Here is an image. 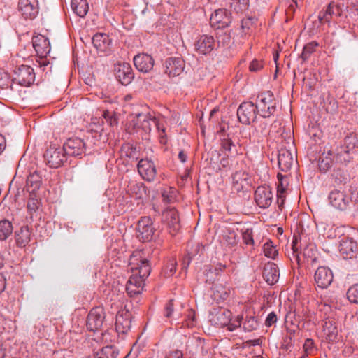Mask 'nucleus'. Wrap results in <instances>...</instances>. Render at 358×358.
Returning <instances> with one entry per match:
<instances>
[{"label": "nucleus", "instance_id": "16", "mask_svg": "<svg viewBox=\"0 0 358 358\" xmlns=\"http://www.w3.org/2000/svg\"><path fill=\"white\" fill-rule=\"evenodd\" d=\"M231 22V13L226 9L215 10L210 18V26L215 29H223Z\"/></svg>", "mask_w": 358, "mask_h": 358}, {"label": "nucleus", "instance_id": "4", "mask_svg": "<svg viewBox=\"0 0 358 358\" xmlns=\"http://www.w3.org/2000/svg\"><path fill=\"white\" fill-rule=\"evenodd\" d=\"M317 235L316 225L313 222H302L294 234L291 246H296L299 243L303 246L315 245L314 238Z\"/></svg>", "mask_w": 358, "mask_h": 358}, {"label": "nucleus", "instance_id": "40", "mask_svg": "<svg viewBox=\"0 0 358 358\" xmlns=\"http://www.w3.org/2000/svg\"><path fill=\"white\" fill-rule=\"evenodd\" d=\"M122 157H125L131 159L137 160L138 158V151L136 146L131 143H124L120 148Z\"/></svg>", "mask_w": 358, "mask_h": 358}, {"label": "nucleus", "instance_id": "22", "mask_svg": "<svg viewBox=\"0 0 358 358\" xmlns=\"http://www.w3.org/2000/svg\"><path fill=\"white\" fill-rule=\"evenodd\" d=\"M18 10L25 19H34L38 13L37 0H19Z\"/></svg>", "mask_w": 358, "mask_h": 358}, {"label": "nucleus", "instance_id": "35", "mask_svg": "<svg viewBox=\"0 0 358 358\" xmlns=\"http://www.w3.org/2000/svg\"><path fill=\"white\" fill-rule=\"evenodd\" d=\"M41 182L42 178L38 171L31 173L27 178V190L30 193H34L40 188Z\"/></svg>", "mask_w": 358, "mask_h": 358}, {"label": "nucleus", "instance_id": "42", "mask_svg": "<svg viewBox=\"0 0 358 358\" xmlns=\"http://www.w3.org/2000/svg\"><path fill=\"white\" fill-rule=\"evenodd\" d=\"M13 232L12 223L8 220H0V240H6Z\"/></svg>", "mask_w": 358, "mask_h": 358}, {"label": "nucleus", "instance_id": "31", "mask_svg": "<svg viewBox=\"0 0 358 358\" xmlns=\"http://www.w3.org/2000/svg\"><path fill=\"white\" fill-rule=\"evenodd\" d=\"M241 315L243 316V329L244 331L251 332L258 329L259 322L254 312L245 311Z\"/></svg>", "mask_w": 358, "mask_h": 358}, {"label": "nucleus", "instance_id": "56", "mask_svg": "<svg viewBox=\"0 0 358 358\" xmlns=\"http://www.w3.org/2000/svg\"><path fill=\"white\" fill-rule=\"evenodd\" d=\"M191 249L192 250V251H189L188 250L186 251V253L182 260V267L185 268L188 267L192 261V256L196 254L199 251L197 248H191Z\"/></svg>", "mask_w": 358, "mask_h": 358}, {"label": "nucleus", "instance_id": "21", "mask_svg": "<svg viewBox=\"0 0 358 358\" xmlns=\"http://www.w3.org/2000/svg\"><path fill=\"white\" fill-rule=\"evenodd\" d=\"M165 73L170 77L179 76L184 70L185 61L182 57H169L164 62Z\"/></svg>", "mask_w": 358, "mask_h": 358}, {"label": "nucleus", "instance_id": "34", "mask_svg": "<svg viewBox=\"0 0 358 358\" xmlns=\"http://www.w3.org/2000/svg\"><path fill=\"white\" fill-rule=\"evenodd\" d=\"M323 332L326 339L329 341H334L338 335V329L336 322L333 319H327L323 324Z\"/></svg>", "mask_w": 358, "mask_h": 358}, {"label": "nucleus", "instance_id": "26", "mask_svg": "<svg viewBox=\"0 0 358 358\" xmlns=\"http://www.w3.org/2000/svg\"><path fill=\"white\" fill-rule=\"evenodd\" d=\"M94 48L100 52L107 55L111 49V39L103 33H97L92 38Z\"/></svg>", "mask_w": 358, "mask_h": 358}, {"label": "nucleus", "instance_id": "20", "mask_svg": "<svg viewBox=\"0 0 358 358\" xmlns=\"http://www.w3.org/2000/svg\"><path fill=\"white\" fill-rule=\"evenodd\" d=\"M232 186L237 192L247 191L251 186L249 174L243 170L236 171L232 175Z\"/></svg>", "mask_w": 358, "mask_h": 358}, {"label": "nucleus", "instance_id": "12", "mask_svg": "<svg viewBox=\"0 0 358 358\" xmlns=\"http://www.w3.org/2000/svg\"><path fill=\"white\" fill-rule=\"evenodd\" d=\"M254 199L259 208H268L273 200V193L271 187L268 185L259 186L255 192Z\"/></svg>", "mask_w": 358, "mask_h": 358}, {"label": "nucleus", "instance_id": "41", "mask_svg": "<svg viewBox=\"0 0 358 358\" xmlns=\"http://www.w3.org/2000/svg\"><path fill=\"white\" fill-rule=\"evenodd\" d=\"M216 34L217 42L218 46L227 47L231 43L232 38L230 32L223 31L222 29Z\"/></svg>", "mask_w": 358, "mask_h": 358}, {"label": "nucleus", "instance_id": "11", "mask_svg": "<svg viewBox=\"0 0 358 358\" xmlns=\"http://www.w3.org/2000/svg\"><path fill=\"white\" fill-rule=\"evenodd\" d=\"M44 157L47 164L50 168H58L61 166L66 160V155L65 154L63 148H55L50 146L45 153Z\"/></svg>", "mask_w": 358, "mask_h": 358}, {"label": "nucleus", "instance_id": "28", "mask_svg": "<svg viewBox=\"0 0 358 358\" xmlns=\"http://www.w3.org/2000/svg\"><path fill=\"white\" fill-rule=\"evenodd\" d=\"M136 68L141 72H148L154 66L153 58L148 54H138L134 57Z\"/></svg>", "mask_w": 358, "mask_h": 358}, {"label": "nucleus", "instance_id": "62", "mask_svg": "<svg viewBox=\"0 0 358 358\" xmlns=\"http://www.w3.org/2000/svg\"><path fill=\"white\" fill-rule=\"evenodd\" d=\"M264 252L266 257L275 259L278 255V250L276 248H264Z\"/></svg>", "mask_w": 358, "mask_h": 358}, {"label": "nucleus", "instance_id": "51", "mask_svg": "<svg viewBox=\"0 0 358 358\" xmlns=\"http://www.w3.org/2000/svg\"><path fill=\"white\" fill-rule=\"evenodd\" d=\"M347 297L350 303L358 304V284L350 287L347 292Z\"/></svg>", "mask_w": 358, "mask_h": 358}, {"label": "nucleus", "instance_id": "13", "mask_svg": "<svg viewBox=\"0 0 358 358\" xmlns=\"http://www.w3.org/2000/svg\"><path fill=\"white\" fill-rule=\"evenodd\" d=\"M134 317L127 309H122L116 315L115 329L118 334L125 335L131 330Z\"/></svg>", "mask_w": 358, "mask_h": 358}, {"label": "nucleus", "instance_id": "23", "mask_svg": "<svg viewBox=\"0 0 358 358\" xmlns=\"http://www.w3.org/2000/svg\"><path fill=\"white\" fill-rule=\"evenodd\" d=\"M333 278L331 271L325 266H320L315 273V281L322 289L327 288L332 282Z\"/></svg>", "mask_w": 358, "mask_h": 358}, {"label": "nucleus", "instance_id": "33", "mask_svg": "<svg viewBox=\"0 0 358 358\" xmlns=\"http://www.w3.org/2000/svg\"><path fill=\"white\" fill-rule=\"evenodd\" d=\"M354 153V151L340 146L336 148L335 152H333V158L338 163L346 164L351 161Z\"/></svg>", "mask_w": 358, "mask_h": 358}, {"label": "nucleus", "instance_id": "7", "mask_svg": "<svg viewBox=\"0 0 358 358\" xmlns=\"http://www.w3.org/2000/svg\"><path fill=\"white\" fill-rule=\"evenodd\" d=\"M231 312L223 307L217 306L211 308L209 313V321L212 325L222 328L231 321Z\"/></svg>", "mask_w": 358, "mask_h": 358}, {"label": "nucleus", "instance_id": "50", "mask_svg": "<svg viewBox=\"0 0 358 358\" xmlns=\"http://www.w3.org/2000/svg\"><path fill=\"white\" fill-rule=\"evenodd\" d=\"M196 324L195 311L193 309H188L185 315V320L182 322V326L187 327H193Z\"/></svg>", "mask_w": 358, "mask_h": 358}, {"label": "nucleus", "instance_id": "14", "mask_svg": "<svg viewBox=\"0 0 358 358\" xmlns=\"http://www.w3.org/2000/svg\"><path fill=\"white\" fill-rule=\"evenodd\" d=\"M115 78L123 85H128L134 78V73L129 63H117L114 65Z\"/></svg>", "mask_w": 358, "mask_h": 358}, {"label": "nucleus", "instance_id": "48", "mask_svg": "<svg viewBox=\"0 0 358 358\" xmlns=\"http://www.w3.org/2000/svg\"><path fill=\"white\" fill-rule=\"evenodd\" d=\"M342 147L346 148L355 152V148L358 147V139L355 134H350L344 138V145Z\"/></svg>", "mask_w": 358, "mask_h": 358}, {"label": "nucleus", "instance_id": "46", "mask_svg": "<svg viewBox=\"0 0 358 358\" xmlns=\"http://www.w3.org/2000/svg\"><path fill=\"white\" fill-rule=\"evenodd\" d=\"M339 252L344 259H352L357 257L358 248H341Z\"/></svg>", "mask_w": 358, "mask_h": 358}, {"label": "nucleus", "instance_id": "5", "mask_svg": "<svg viewBox=\"0 0 358 358\" xmlns=\"http://www.w3.org/2000/svg\"><path fill=\"white\" fill-rule=\"evenodd\" d=\"M156 229L150 216L141 217L136 225V236L142 243H149L155 239Z\"/></svg>", "mask_w": 358, "mask_h": 358}, {"label": "nucleus", "instance_id": "30", "mask_svg": "<svg viewBox=\"0 0 358 358\" xmlns=\"http://www.w3.org/2000/svg\"><path fill=\"white\" fill-rule=\"evenodd\" d=\"M279 270L277 265L273 262H268L264 266L263 278L268 285H274L279 279Z\"/></svg>", "mask_w": 358, "mask_h": 358}, {"label": "nucleus", "instance_id": "3", "mask_svg": "<svg viewBox=\"0 0 358 358\" xmlns=\"http://www.w3.org/2000/svg\"><path fill=\"white\" fill-rule=\"evenodd\" d=\"M255 105L257 113L261 117H271L277 112L278 101L271 91H266L258 94Z\"/></svg>", "mask_w": 358, "mask_h": 358}, {"label": "nucleus", "instance_id": "44", "mask_svg": "<svg viewBox=\"0 0 358 358\" xmlns=\"http://www.w3.org/2000/svg\"><path fill=\"white\" fill-rule=\"evenodd\" d=\"M331 176L334 182L338 185L346 183L349 179L347 173L339 168L334 169Z\"/></svg>", "mask_w": 358, "mask_h": 358}, {"label": "nucleus", "instance_id": "60", "mask_svg": "<svg viewBox=\"0 0 358 358\" xmlns=\"http://www.w3.org/2000/svg\"><path fill=\"white\" fill-rule=\"evenodd\" d=\"M211 268L213 269L216 278L218 280L220 278V277L221 276L222 273L226 270L227 266L222 263H217L215 266H213Z\"/></svg>", "mask_w": 358, "mask_h": 358}, {"label": "nucleus", "instance_id": "39", "mask_svg": "<svg viewBox=\"0 0 358 358\" xmlns=\"http://www.w3.org/2000/svg\"><path fill=\"white\" fill-rule=\"evenodd\" d=\"M16 243L18 246H26L30 241V231L28 226H23L15 232Z\"/></svg>", "mask_w": 358, "mask_h": 358}, {"label": "nucleus", "instance_id": "64", "mask_svg": "<svg viewBox=\"0 0 358 358\" xmlns=\"http://www.w3.org/2000/svg\"><path fill=\"white\" fill-rule=\"evenodd\" d=\"M277 315L274 312L270 313L266 318L265 325L271 327L277 322Z\"/></svg>", "mask_w": 358, "mask_h": 358}, {"label": "nucleus", "instance_id": "32", "mask_svg": "<svg viewBox=\"0 0 358 358\" xmlns=\"http://www.w3.org/2000/svg\"><path fill=\"white\" fill-rule=\"evenodd\" d=\"M211 297L217 303H220L227 300L230 294L229 288L219 283H215L211 288Z\"/></svg>", "mask_w": 358, "mask_h": 358}, {"label": "nucleus", "instance_id": "8", "mask_svg": "<svg viewBox=\"0 0 358 358\" xmlns=\"http://www.w3.org/2000/svg\"><path fill=\"white\" fill-rule=\"evenodd\" d=\"M257 108L255 103L251 101H245L240 104L237 109V117L238 121L246 125L257 118Z\"/></svg>", "mask_w": 358, "mask_h": 358}, {"label": "nucleus", "instance_id": "27", "mask_svg": "<svg viewBox=\"0 0 358 358\" xmlns=\"http://www.w3.org/2000/svg\"><path fill=\"white\" fill-rule=\"evenodd\" d=\"M278 163L282 171L287 172L290 170L294 164V157L290 150L281 148L278 151Z\"/></svg>", "mask_w": 358, "mask_h": 358}, {"label": "nucleus", "instance_id": "63", "mask_svg": "<svg viewBox=\"0 0 358 358\" xmlns=\"http://www.w3.org/2000/svg\"><path fill=\"white\" fill-rule=\"evenodd\" d=\"M350 199V208L353 210H358V192L357 193L351 192V196L349 197Z\"/></svg>", "mask_w": 358, "mask_h": 358}, {"label": "nucleus", "instance_id": "49", "mask_svg": "<svg viewBox=\"0 0 358 358\" xmlns=\"http://www.w3.org/2000/svg\"><path fill=\"white\" fill-rule=\"evenodd\" d=\"M13 83L8 73L0 71V90L12 89Z\"/></svg>", "mask_w": 358, "mask_h": 358}, {"label": "nucleus", "instance_id": "57", "mask_svg": "<svg viewBox=\"0 0 358 358\" xmlns=\"http://www.w3.org/2000/svg\"><path fill=\"white\" fill-rule=\"evenodd\" d=\"M242 238L243 243L246 245H253L254 239H253V234L252 229H246L245 231L242 232Z\"/></svg>", "mask_w": 358, "mask_h": 358}, {"label": "nucleus", "instance_id": "59", "mask_svg": "<svg viewBox=\"0 0 358 358\" xmlns=\"http://www.w3.org/2000/svg\"><path fill=\"white\" fill-rule=\"evenodd\" d=\"M221 147L224 151L231 152L232 148H235V145L231 139L224 138L221 141Z\"/></svg>", "mask_w": 358, "mask_h": 358}, {"label": "nucleus", "instance_id": "43", "mask_svg": "<svg viewBox=\"0 0 358 358\" xmlns=\"http://www.w3.org/2000/svg\"><path fill=\"white\" fill-rule=\"evenodd\" d=\"M319 46V43L315 41H311L306 44L303 48V51L300 55V58L303 62L308 60L310 55L315 51L316 48Z\"/></svg>", "mask_w": 358, "mask_h": 358}, {"label": "nucleus", "instance_id": "36", "mask_svg": "<svg viewBox=\"0 0 358 358\" xmlns=\"http://www.w3.org/2000/svg\"><path fill=\"white\" fill-rule=\"evenodd\" d=\"M119 350L114 345H106L94 354V358H116Z\"/></svg>", "mask_w": 358, "mask_h": 358}, {"label": "nucleus", "instance_id": "6", "mask_svg": "<svg viewBox=\"0 0 358 358\" xmlns=\"http://www.w3.org/2000/svg\"><path fill=\"white\" fill-rule=\"evenodd\" d=\"M89 138L86 141L78 138H69L63 145V150L66 155L81 157L85 154L87 149L89 148Z\"/></svg>", "mask_w": 358, "mask_h": 358}, {"label": "nucleus", "instance_id": "53", "mask_svg": "<svg viewBox=\"0 0 358 358\" xmlns=\"http://www.w3.org/2000/svg\"><path fill=\"white\" fill-rule=\"evenodd\" d=\"M249 6V0H234L231 3V7L236 13H242L247 10Z\"/></svg>", "mask_w": 358, "mask_h": 358}, {"label": "nucleus", "instance_id": "25", "mask_svg": "<svg viewBox=\"0 0 358 358\" xmlns=\"http://www.w3.org/2000/svg\"><path fill=\"white\" fill-rule=\"evenodd\" d=\"M268 118L269 117L259 116V117H257L255 121L252 122H254L252 136L257 138V140L259 141L268 134L270 128Z\"/></svg>", "mask_w": 358, "mask_h": 358}, {"label": "nucleus", "instance_id": "1", "mask_svg": "<svg viewBox=\"0 0 358 358\" xmlns=\"http://www.w3.org/2000/svg\"><path fill=\"white\" fill-rule=\"evenodd\" d=\"M142 248L136 250L131 255L130 264H134V268L131 270L134 274L131 275L126 285V291L130 297L141 294L143 290L145 279L150 275L151 266L150 264V250Z\"/></svg>", "mask_w": 358, "mask_h": 358}, {"label": "nucleus", "instance_id": "29", "mask_svg": "<svg viewBox=\"0 0 358 358\" xmlns=\"http://www.w3.org/2000/svg\"><path fill=\"white\" fill-rule=\"evenodd\" d=\"M33 47L40 57H45L50 52V43L48 38L39 35L33 38Z\"/></svg>", "mask_w": 358, "mask_h": 358}, {"label": "nucleus", "instance_id": "15", "mask_svg": "<svg viewBox=\"0 0 358 358\" xmlns=\"http://www.w3.org/2000/svg\"><path fill=\"white\" fill-rule=\"evenodd\" d=\"M328 199L329 203L339 210L350 209V199L343 191L333 189L330 192Z\"/></svg>", "mask_w": 358, "mask_h": 358}, {"label": "nucleus", "instance_id": "45", "mask_svg": "<svg viewBox=\"0 0 358 358\" xmlns=\"http://www.w3.org/2000/svg\"><path fill=\"white\" fill-rule=\"evenodd\" d=\"M130 191L136 199H140L146 195L147 188L142 182L134 183L131 186Z\"/></svg>", "mask_w": 358, "mask_h": 358}, {"label": "nucleus", "instance_id": "18", "mask_svg": "<svg viewBox=\"0 0 358 358\" xmlns=\"http://www.w3.org/2000/svg\"><path fill=\"white\" fill-rule=\"evenodd\" d=\"M215 47V41L213 36L203 34L195 41L194 49L199 55L210 54Z\"/></svg>", "mask_w": 358, "mask_h": 358}, {"label": "nucleus", "instance_id": "61", "mask_svg": "<svg viewBox=\"0 0 358 358\" xmlns=\"http://www.w3.org/2000/svg\"><path fill=\"white\" fill-rule=\"evenodd\" d=\"M173 313V300L171 299L168 301L164 307V315L166 318H170Z\"/></svg>", "mask_w": 358, "mask_h": 358}, {"label": "nucleus", "instance_id": "54", "mask_svg": "<svg viewBox=\"0 0 358 358\" xmlns=\"http://www.w3.org/2000/svg\"><path fill=\"white\" fill-rule=\"evenodd\" d=\"M307 248H287V252L288 253V255L291 253L292 257L296 259L298 264H299L301 261V255L302 254V249L305 251ZM303 255H305V252H303Z\"/></svg>", "mask_w": 358, "mask_h": 358}, {"label": "nucleus", "instance_id": "2", "mask_svg": "<svg viewBox=\"0 0 358 358\" xmlns=\"http://www.w3.org/2000/svg\"><path fill=\"white\" fill-rule=\"evenodd\" d=\"M133 122L135 127L141 128L145 134H150L152 126L155 125L159 133L160 142L166 143V128L150 113L136 114Z\"/></svg>", "mask_w": 358, "mask_h": 358}, {"label": "nucleus", "instance_id": "17", "mask_svg": "<svg viewBox=\"0 0 358 358\" xmlns=\"http://www.w3.org/2000/svg\"><path fill=\"white\" fill-rule=\"evenodd\" d=\"M137 169L142 178L148 182L155 180L157 174L156 166L152 160L141 159L137 165Z\"/></svg>", "mask_w": 358, "mask_h": 358}, {"label": "nucleus", "instance_id": "58", "mask_svg": "<svg viewBox=\"0 0 358 358\" xmlns=\"http://www.w3.org/2000/svg\"><path fill=\"white\" fill-rule=\"evenodd\" d=\"M264 68V62L257 59H253L249 65V70L251 72H258Z\"/></svg>", "mask_w": 358, "mask_h": 358}, {"label": "nucleus", "instance_id": "24", "mask_svg": "<svg viewBox=\"0 0 358 358\" xmlns=\"http://www.w3.org/2000/svg\"><path fill=\"white\" fill-rule=\"evenodd\" d=\"M343 4L331 1L324 11L320 13L318 18L320 22H329L333 17H341L343 15Z\"/></svg>", "mask_w": 358, "mask_h": 358}, {"label": "nucleus", "instance_id": "10", "mask_svg": "<svg viewBox=\"0 0 358 358\" xmlns=\"http://www.w3.org/2000/svg\"><path fill=\"white\" fill-rule=\"evenodd\" d=\"M13 82L24 87H29L35 80L34 69L27 65H21L14 71Z\"/></svg>", "mask_w": 358, "mask_h": 358}, {"label": "nucleus", "instance_id": "19", "mask_svg": "<svg viewBox=\"0 0 358 358\" xmlns=\"http://www.w3.org/2000/svg\"><path fill=\"white\" fill-rule=\"evenodd\" d=\"M162 222L167 225L171 235H175L180 229L178 213L174 208L166 209L163 212Z\"/></svg>", "mask_w": 358, "mask_h": 358}, {"label": "nucleus", "instance_id": "37", "mask_svg": "<svg viewBox=\"0 0 358 358\" xmlns=\"http://www.w3.org/2000/svg\"><path fill=\"white\" fill-rule=\"evenodd\" d=\"M334 156L331 150L327 153H322L318 159V167L322 172H327L332 165V157Z\"/></svg>", "mask_w": 358, "mask_h": 358}, {"label": "nucleus", "instance_id": "55", "mask_svg": "<svg viewBox=\"0 0 358 358\" xmlns=\"http://www.w3.org/2000/svg\"><path fill=\"white\" fill-rule=\"evenodd\" d=\"M278 184L277 186V192L282 193H285L286 191L287 186L288 185V182L286 180V176L282 175L281 173H278L277 175Z\"/></svg>", "mask_w": 358, "mask_h": 358}, {"label": "nucleus", "instance_id": "9", "mask_svg": "<svg viewBox=\"0 0 358 358\" xmlns=\"http://www.w3.org/2000/svg\"><path fill=\"white\" fill-rule=\"evenodd\" d=\"M106 313L103 307L97 306L92 308L87 317L86 327L89 331H96L103 327Z\"/></svg>", "mask_w": 358, "mask_h": 358}, {"label": "nucleus", "instance_id": "38", "mask_svg": "<svg viewBox=\"0 0 358 358\" xmlns=\"http://www.w3.org/2000/svg\"><path fill=\"white\" fill-rule=\"evenodd\" d=\"M71 8L74 13L81 17H85L89 10L87 0H71Z\"/></svg>", "mask_w": 358, "mask_h": 358}, {"label": "nucleus", "instance_id": "52", "mask_svg": "<svg viewBox=\"0 0 358 358\" xmlns=\"http://www.w3.org/2000/svg\"><path fill=\"white\" fill-rule=\"evenodd\" d=\"M40 204L41 203L38 199L33 197L32 195H30L27 201V208L31 216L34 213L38 210Z\"/></svg>", "mask_w": 358, "mask_h": 358}, {"label": "nucleus", "instance_id": "47", "mask_svg": "<svg viewBox=\"0 0 358 358\" xmlns=\"http://www.w3.org/2000/svg\"><path fill=\"white\" fill-rule=\"evenodd\" d=\"M323 107L327 113L334 114L337 111L338 102L334 98L328 96L327 100L324 101Z\"/></svg>", "mask_w": 358, "mask_h": 358}]
</instances>
